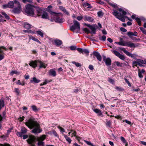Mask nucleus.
<instances>
[{
    "mask_svg": "<svg viewBox=\"0 0 146 146\" xmlns=\"http://www.w3.org/2000/svg\"><path fill=\"white\" fill-rule=\"evenodd\" d=\"M25 124L30 129H33L31 132L35 134H38L42 131L39 124L34 118H30Z\"/></svg>",
    "mask_w": 146,
    "mask_h": 146,
    "instance_id": "obj_1",
    "label": "nucleus"
},
{
    "mask_svg": "<svg viewBox=\"0 0 146 146\" xmlns=\"http://www.w3.org/2000/svg\"><path fill=\"white\" fill-rule=\"evenodd\" d=\"M46 138V135H43L42 136L36 137L35 136L31 135L29 136V138L27 140L28 143L32 145V146H36L35 144L37 141H42Z\"/></svg>",
    "mask_w": 146,
    "mask_h": 146,
    "instance_id": "obj_2",
    "label": "nucleus"
},
{
    "mask_svg": "<svg viewBox=\"0 0 146 146\" xmlns=\"http://www.w3.org/2000/svg\"><path fill=\"white\" fill-rule=\"evenodd\" d=\"M120 42H115V43L119 44L120 45L126 46L130 48H135L136 47L138 46L139 45V44L136 43L134 44L133 43H131V42H127L123 40V38H119Z\"/></svg>",
    "mask_w": 146,
    "mask_h": 146,
    "instance_id": "obj_3",
    "label": "nucleus"
},
{
    "mask_svg": "<svg viewBox=\"0 0 146 146\" xmlns=\"http://www.w3.org/2000/svg\"><path fill=\"white\" fill-rule=\"evenodd\" d=\"M35 7L33 5L28 4L25 6V11L29 16L33 17H36V16L35 14L34 8Z\"/></svg>",
    "mask_w": 146,
    "mask_h": 146,
    "instance_id": "obj_4",
    "label": "nucleus"
},
{
    "mask_svg": "<svg viewBox=\"0 0 146 146\" xmlns=\"http://www.w3.org/2000/svg\"><path fill=\"white\" fill-rule=\"evenodd\" d=\"M73 25L70 27V30L74 32L75 30L79 31L80 29V24L77 21H73Z\"/></svg>",
    "mask_w": 146,
    "mask_h": 146,
    "instance_id": "obj_5",
    "label": "nucleus"
},
{
    "mask_svg": "<svg viewBox=\"0 0 146 146\" xmlns=\"http://www.w3.org/2000/svg\"><path fill=\"white\" fill-rule=\"evenodd\" d=\"M14 3L17 5V7L13 9L12 11L13 12L15 13H19L21 11V5L20 3L18 1L15 0L14 1Z\"/></svg>",
    "mask_w": 146,
    "mask_h": 146,
    "instance_id": "obj_6",
    "label": "nucleus"
},
{
    "mask_svg": "<svg viewBox=\"0 0 146 146\" xmlns=\"http://www.w3.org/2000/svg\"><path fill=\"white\" fill-rule=\"evenodd\" d=\"M56 14L55 15L56 17L54 18V21L57 23H62L64 21V19L62 18H60L58 16V15H62V14L61 13H59Z\"/></svg>",
    "mask_w": 146,
    "mask_h": 146,
    "instance_id": "obj_7",
    "label": "nucleus"
},
{
    "mask_svg": "<svg viewBox=\"0 0 146 146\" xmlns=\"http://www.w3.org/2000/svg\"><path fill=\"white\" fill-rule=\"evenodd\" d=\"M112 52L116 56L119 57L121 60H124L125 59V56L121 54L116 50H112Z\"/></svg>",
    "mask_w": 146,
    "mask_h": 146,
    "instance_id": "obj_8",
    "label": "nucleus"
},
{
    "mask_svg": "<svg viewBox=\"0 0 146 146\" xmlns=\"http://www.w3.org/2000/svg\"><path fill=\"white\" fill-rule=\"evenodd\" d=\"M14 1H10L7 4L4 5H3V8H13L14 6Z\"/></svg>",
    "mask_w": 146,
    "mask_h": 146,
    "instance_id": "obj_9",
    "label": "nucleus"
},
{
    "mask_svg": "<svg viewBox=\"0 0 146 146\" xmlns=\"http://www.w3.org/2000/svg\"><path fill=\"white\" fill-rule=\"evenodd\" d=\"M36 13L37 14V16L38 17L41 16L43 13H44V11L41 8L39 7H36Z\"/></svg>",
    "mask_w": 146,
    "mask_h": 146,
    "instance_id": "obj_10",
    "label": "nucleus"
},
{
    "mask_svg": "<svg viewBox=\"0 0 146 146\" xmlns=\"http://www.w3.org/2000/svg\"><path fill=\"white\" fill-rule=\"evenodd\" d=\"M121 50L123 51V52L127 56L133 58H134L135 57V56H134V54H133L130 53L129 52L126 50L124 48H123L121 49Z\"/></svg>",
    "mask_w": 146,
    "mask_h": 146,
    "instance_id": "obj_11",
    "label": "nucleus"
},
{
    "mask_svg": "<svg viewBox=\"0 0 146 146\" xmlns=\"http://www.w3.org/2000/svg\"><path fill=\"white\" fill-rule=\"evenodd\" d=\"M52 7L51 5H49L46 9V11L48 12L51 15H54L57 14L56 13L52 11Z\"/></svg>",
    "mask_w": 146,
    "mask_h": 146,
    "instance_id": "obj_12",
    "label": "nucleus"
},
{
    "mask_svg": "<svg viewBox=\"0 0 146 146\" xmlns=\"http://www.w3.org/2000/svg\"><path fill=\"white\" fill-rule=\"evenodd\" d=\"M93 55L96 57L98 60L99 61H102V58L100 53L96 51H94L93 53Z\"/></svg>",
    "mask_w": 146,
    "mask_h": 146,
    "instance_id": "obj_13",
    "label": "nucleus"
},
{
    "mask_svg": "<svg viewBox=\"0 0 146 146\" xmlns=\"http://www.w3.org/2000/svg\"><path fill=\"white\" fill-rule=\"evenodd\" d=\"M38 62V60L31 61L30 62L29 65L30 66L32 67L33 68H35L37 66V63Z\"/></svg>",
    "mask_w": 146,
    "mask_h": 146,
    "instance_id": "obj_14",
    "label": "nucleus"
},
{
    "mask_svg": "<svg viewBox=\"0 0 146 146\" xmlns=\"http://www.w3.org/2000/svg\"><path fill=\"white\" fill-rule=\"evenodd\" d=\"M83 19L84 21H87L90 22H93L94 21V19L92 17L87 15H85Z\"/></svg>",
    "mask_w": 146,
    "mask_h": 146,
    "instance_id": "obj_15",
    "label": "nucleus"
},
{
    "mask_svg": "<svg viewBox=\"0 0 146 146\" xmlns=\"http://www.w3.org/2000/svg\"><path fill=\"white\" fill-rule=\"evenodd\" d=\"M53 42L57 46H60L62 44V42L61 40L57 39L54 40Z\"/></svg>",
    "mask_w": 146,
    "mask_h": 146,
    "instance_id": "obj_16",
    "label": "nucleus"
},
{
    "mask_svg": "<svg viewBox=\"0 0 146 146\" xmlns=\"http://www.w3.org/2000/svg\"><path fill=\"white\" fill-rule=\"evenodd\" d=\"M48 74L50 76H52L53 77L56 76V71L53 69H50L48 72Z\"/></svg>",
    "mask_w": 146,
    "mask_h": 146,
    "instance_id": "obj_17",
    "label": "nucleus"
},
{
    "mask_svg": "<svg viewBox=\"0 0 146 146\" xmlns=\"http://www.w3.org/2000/svg\"><path fill=\"white\" fill-rule=\"evenodd\" d=\"M41 17L44 19H49V17L48 13L44 11L41 16Z\"/></svg>",
    "mask_w": 146,
    "mask_h": 146,
    "instance_id": "obj_18",
    "label": "nucleus"
},
{
    "mask_svg": "<svg viewBox=\"0 0 146 146\" xmlns=\"http://www.w3.org/2000/svg\"><path fill=\"white\" fill-rule=\"evenodd\" d=\"M106 65L107 66H110L111 64V61L110 58H108L104 61Z\"/></svg>",
    "mask_w": 146,
    "mask_h": 146,
    "instance_id": "obj_19",
    "label": "nucleus"
},
{
    "mask_svg": "<svg viewBox=\"0 0 146 146\" xmlns=\"http://www.w3.org/2000/svg\"><path fill=\"white\" fill-rule=\"evenodd\" d=\"M94 111L97 113L98 116H101L102 114L101 111L98 109L96 108L93 109Z\"/></svg>",
    "mask_w": 146,
    "mask_h": 146,
    "instance_id": "obj_20",
    "label": "nucleus"
},
{
    "mask_svg": "<svg viewBox=\"0 0 146 146\" xmlns=\"http://www.w3.org/2000/svg\"><path fill=\"white\" fill-rule=\"evenodd\" d=\"M24 28L26 29H29L32 27V26L28 23H25L24 25Z\"/></svg>",
    "mask_w": 146,
    "mask_h": 146,
    "instance_id": "obj_21",
    "label": "nucleus"
},
{
    "mask_svg": "<svg viewBox=\"0 0 146 146\" xmlns=\"http://www.w3.org/2000/svg\"><path fill=\"white\" fill-rule=\"evenodd\" d=\"M38 62L40 63L39 67L40 68H45L47 66V64L43 63L40 60H38Z\"/></svg>",
    "mask_w": 146,
    "mask_h": 146,
    "instance_id": "obj_22",
    "label": "nucleus"
},
{
    "mask_svg": "<svg viewBox=\"0 0 146 146\" xmlns=\"http://www.w3.org/2000/svg\"><path fill=\"white\" fill-rule=\"evenodd\" d=\"M127 34L129 37H131V36H137V33L136 31L134 33L129 31L127 33Z\"/></svg>",
    "mask_w": 146,
    "mask_h": 146,
    "instance_id": "obj_23",
    "label": "nucleus"
},
{
    "mask_svg": "<svg viewBox=\"0 0 146 146\" xmlns=\"http://www.w3.org/2000/svg\"><path fill=\"white\" fill-rule=\"evenodd\" d=\"M30 82L31 83H39L40 82V80L37 79L36 77H33L32 80H30Z\"/></svg>",
    "mask_w": 146,
    "mask_h": 146,
    "instance_id": "obj_24",
    "label": "nucleus"
},
{
    "mask_svg": "<svg viewBox=\"0 0 146 146\" xmlns=\"http://www.w3.org/2000/svg\"><path fill=\"white\" fill-rule=\"evenodd\" d=\"M4 53L3 50L0 47V61L3 60L4 58Z\"/></svg>",
    "mask_w": 146,
    "mask_h": 146,
    "instance_id": "obj_25",
    "label": "nucleus"
},
{
    "mask_svg": "<svg viewBox=\"0 0 146 146\" xmlns=\"http://www.w3.org/2000/svg\"><path fill=\"white\" fill-rule=\"evenodd\" d=\"M63 135L65 138L66 141L69 143L70 144L71 143L72 140L69 137H68L66 135L64 134H63Z\"/></svg>",
    "mask_w": 146,
    "mask_h": 146,
    "instance_id": "obj_26",
    "label": "nucleus"
},
{
    "mask_svg": "<svg viewBox=\"0 0 146 146\" xmlns=\"http://www.w3.org/2000/svg\"><path fill=\"white\" fill-rule=\"evenodd\" d=\"M60 9L63 11L64 13L68 15H69V13L68 11L64 7L62 6H60Z\"/></svg>",
    "mask_w": 146,
    "mask_h": 146,
    "instance_id": "obj_27",
    "label": "nucleus"
},
{
    "mask_svg": "<svg viewBox=\"0 0 146 146\" xmlns=\"http://www.w3.org/2000/svg\"><path fill=\"white\" fill-rule=\"evenodd\" d=\"M31 108L35 112H36L40 110V108H37L36 106L35 105H32Z\"/></svg>",
    "mask_w": 146,
    "mask_h": 146,
    "instance_id": "obj_28",
    "label": "nucleus"
},
{
    "mask_svg": "<svg viewBox=\"0 0 146 146\" xmlns=\"http://www.w3.org/2000/svg\"><path fill=\"white\" fill-rule=\"evenodd\" d=\"M116 65L118 67H123L125 65H126L125 63H121L117 61L115 62Z\"/></svg>",
    "mask_w": 146,
    "mask_h": 146,
    "instance_id": "obj_29",
    "label": "nucleus"
},
{
    "mask_svg": "<svg viewBox=\"0 0 146 146\" xmlns=\"http://www.w3.org/2000/svg\"><path fill=\"white\" fill-rule=\"evenodd\" d=\"M117 18L123 22H124L125 21L124 17L122 15H120L118 16L117 17Z\"/></svg>",
    "mask_w": 146,
    "mask_h": 146,
    "instance_id": "obj_30",
    "label": "nucleus"
},
{
    "mask_svg": "<svg viewBox=\"0 0 146 146\" xmlns=\"http://www.w3.org/2000/svg\"><path fill=\"white\" fill-rule=\"evenodd\" d=\"M27 131V129L25 127H21V131L23 134H25Z\"/></svg>",
    "mask_w": 146,
    "mask_h": 146,
    "instance_id": "obj_31",
    "label": "nucleus"
},
{
    "mask_svg": "<svg viewBox=\"0 0 146 146\" xmlns=\"http://www.w3.org/2000/svg\"><path fill=\"white\" fill-rule=\"evenodd\" d=\"M92 31L90 32V33L91 34H95L96 33V29L93 26H92L90 29Z\"/></svg>",
    "mask_w": 146,
    "mask_h": 146,
    "instance_id": "obj_32",
    "label": "nucleus"
},
{
    "mask_svg": "<svg viewBox=\"0 0 146 146\" xmlns=\"http://www.w3.org/2000/svg\"><path fill=\"white\" fill-rule=\"evenodd\" d=\"M1 13L3 15H4L5 17V18L7 19H10V18L9 16L5 12H2Z\"/></svg>",
    "mask_w": 146,
    "mask_h": 146,
    "instance_id": "obj_33",
    "label": "nucleus"
},
{
    "mask_svg": "<svg viewBox=\"0 0 146 146\" xmlns=\"http://www.w3.org/2000/svg\"><path fill=\"white\" fill-rule=\"evenodd\" d=\"M37 145L38 146H44V142L42 141H38Z\"/></svg>",
    "mask_w": 146,
    "mask_h": 146,
    "instance_id": "obj_34",
    "label": "nucleus"
},
{
    "mask_svg": "<svg viewBox=\"0 0 146 146\" xmlns=\"http://www.w3.org/2000/svg\"><path fill=\"white\" fill-rule=\"evenodd\" d=\"M14 92H15L16 93V95L17 96L19 95L20 93V90H19V89L18 88H15Z\"/></svg>",
    "mask_w": 146,
    "mask_h": 146,
    "instance_id": "obj_35",
    "label": "nucleus"
},
{
    "mask_svg": "<svg viewBox=\"0 0 146 146\" xmlns=\"http://www.w3.org/2000/svg\"><path fill=\"white\" fill-rule=\"evenodd\" d=\"M83 5L84 7H86L87 8L91 7V5L87 2L85 3L84 4H83Z\"/></svg>",
    "mask_w": 146,
    "mask_h": 146,
    "instance_id": "obj_36",
    "label": "nucleus"
},
{
    "mask_svg": "<svg viewBox=\"0 0 146 146\" xmlns=\"http://www.w3.org/2000/svg\"><path fill=\"white\" fill-rule=\"evenodd\" d=\"M136 21L138 23V24L139 26H141V22L140 21V19L138 17H136L135 19Z\"/></svg>",
    "mask_w": 146,
    "mask_h": 146,
    "instance_id": "obj_37",
    "label": "nucleus"
},
{
    "mask_svg": "<svg viewBox=\"0 0 146 146\" xmlns=\"http://www.w3.org/2000/svg\"><path fill=\"white\" fill-rule=\"evenodd\" d=\"M113 14L114 16H116V17L117 18L118 16L120 15H118L119 12L115 10H113Z\"/></svg>",
    "mask_w": 146,
    "mask_h": 146,
    "instance_id": "obj_38",
    "label": "nucleus"
},
{
    "mask_svg": "<svg viewBox=\"0 0 146 146\" xmlns=\"http://www.w3.org/2000/svg\"><path fill=\"white\" fill-rule=\"evenodd\" d=\"M30 39H32V40H33L34 41H35L38 42V43H40V42L39 41V40H38V39H36L35 37H34L32 36H30Z\"/></svg>",
    "mask_w": 146,
    "mask_h": 146,
    "instance_id": "obj_39",
    "label": "nucleus"
},
{
    "mask_svg": "<svg viewBox=\"0 0 146 146\" xmlns=\"http://www.w3.org/2000/svg\"><path fill=\"white\" fill-rule=\"evenodd\" d=\"M36 33L40 36L41 37H43L44 36V35L43 33L40 31H36Z\"/></svg>",
    "mask_w": 146,
    "mask_h": 146,
    "instance_id": "obj_40",
    "label": "nucleus"
},
{
    "mask_svg": "<svg viewBox=\"0 0 146 146\" xmlns=\"http://www.w3.org/2000/svg\"><path fill=\"white\" fill-rule=\"evenodd\" d=\"M83 31L87 34H89L90 33V30L87 28H84L83 29Z\"/></svg>",
    "mask_w": 146,
    "mask_h": 146,
    "instance_id": "obj_41",
    "label": "nucleus"
},
{
    "mask_svg": "<svg viewBox=\"0 0 146 146\" xmlns=\"http://www.w3.org/2000/svg\"><path fill=\"white\" fill-rule=\"evenodd\" d=\"M140 30L144 34L146 35V30L143 28L141 27H139Z\"/></svg>",
    "mask_w": 146,
    "mask_h": 146,
    "instance_id": "obj_42",
    "label": "nucleus"
},
{
    "mask_svg": "<svg viewBox=\"0 0 146 146\" xmlns=\"http://www.w3.org/2000/svg\"><path fill=\"white\" fill-rule=\"evenodd\" d=\"M4 102L3 100L0 99V106L3 107L4 106Z\"/></svg>",
    "mask_w": 146,
    "mask_h": 146,
    "instance_id": "obj_43",
    "label": "nucleus"
},
{
    "mask_svg": "<svg viewBox=\"0 0 146 146\" xmlns=\"http://www.w3.org/2000/svg\"><path fill=\"white\" fill-rule=\"evenodd\" d=\"M89 52V51L87 49H84L83 50V54L84 53L85 54H86L87 55H88Z\"/></svg>",
    "mask_w": 146,
    "mask_h": 146,
    "instance_id": "obj_44",
    "label": "nucleus"
},
{
    "mask_svg": "<svg viewBox=\"0 0 146 146\" xmlns=\"http://www.w3.org/2000/svg\"><path fill=\"white\" fill-rule=\"evenodd\" d=\"M15 74H19L18 72L16 70H12L10 72V74L11 75L13 76Z\"/></svg>",
    "mask_w": 146,
    "mask_h": 146,
    "instance_id": "obj_45",
    "label": "nucleus"
},
{
    "mask_svg": "<svg viewBox=\"0 0 146 146\" xmlns=\"http://www.w3.org/2000/svg\"><path fill=\"white\" fill-rule=\"evenodd\" d=\"M106 37L105 35H103L101 37H100L99 39L100 40L104 41L106 40Z\"/></svg>",
    "mask_w": 146,
    "mask_h": 146,
    "instance_id": "obj_46",
    "label": "nucleus"
},
{
    "mask_svg": "<svg viewBox=\"0 0 146 146\" xmlns=\"http://www.w3.org/2000/svg\"><path fill=\"white\" fill-rule=\"evenodd\" d=\"M70 48L71 50H76V47L75 46H72L70 47Z\"/></svg>",
    "mask_w": 146,
    "mask_h": 146,
    "instance_id": "obj_47",
    "label": "nucleus"
},
{
    "mask_svg": "<svg viewBox=\"0 0 146 146\" xmlns=\"http://www.w3.org/2000/svg\"><path fill=\"white\" fill-rule=\"evenodd\" d=\"M72 63L74 64L77 67L80 66H81V64L78 62H72Z\"/></svg>",
    "mask_w": 146,
    "mask_h": 146,
    "instance_id": "obj_48",
    "label": "nucleus"
},
{
    "mask_svg": "<svg viewBox=\"0 0 146 146\" xmlns=\"http://www.w3.org/2000/svg\"><path fill=\"white\" fill-rule=\"evenodd\" d=\"M97 14L99 17L103 16L104 15V13L102 11H98Z\"/></svg>",
    "mask_w": 146,
    "mask_h": 146,
    "instance_id": "obj_49",
    "label": "nucleus"
},
{
    "mask_svg": "<svg viewBox=\"0 0 146 146\" xmlns=\"http://www.w3.org/2000/svg\"><path fill=\"white\" fill-rule=\"evenodd\" d=\"M138 61L140 63L142 64H146V60H139Z\"/></svg>",
    "mask_w": 146,
    "mask_h": 146,
    "instance_id": "obj_50",
    "label": "nucleus"
},
{
    "mask_svg": "<svg viewBox=\"0 0 146 146\" xmlns=\"http://www.w3.org/2000/svg\"><path fill=\"white\" fill-rule=\"evenodd\" d=\"M84 142L87 144L88 145L91 146H94V145L91 143L90 142L87 141H84Z\"/></svg>",
    "mask_w": 146,
    "mask_h": 146,
    "instance_id": "obj_51",
    "label": "nucleus"
},
{
    "mask_svg": "<svg viewBox=\"0 0 146 146\" xmlns=\"http://www.w3.org/2000/svg\"><path fill=\"white\" fill-rule=\"evenodd\" d=\"M124 80L125 81V82L127 84L128 86L130 87L131 86V84L128 80L126 78H125Z\"/></svg>",
    "mask_w": 146,
    "mask_h": 146,
    "instance_id": "obj_52",
    "label": "nucleus"
},
{
    "mask_svg": "<svg viewBox=\"0 0 146 146\" xmlns=\"http://www.w3.org/2000/svg\"><path fill=\"white\" fill-rule=\"evenodd\" d=\"M23 134L22 132H18L17 133V135L20 137H22L23 136Z\"/></svg>",
    "mask_w": 146,
    "mask_h": 146,
    "instance_id": "obj_53",
    "label": "nucleus"
},
{
    "mask_svg": "<svg viewBox=\"0 0 146 146\" xmlns=\"http://www.w3.org/2000/svg\"><path fill=\"white\" fill-rule=\"evenodd\" d=\"M58 128L60 129V131L62 132V133L63 132H65L64 129L61 127L59 126L58 127Z\"/></svg>",
    "mask_w": 146,
    "mask_h": 146,
    "instance_id": "obj_54",
    "label": "nucleus"
},
{
    "mask_svg": "<svg viewBox=\"0 0 146 146\" xmlns=\"http://www.w3.org/2000/svg\"><path fill=\"white\" fill-rule=\"evenodd\" d=\"M52 81V80H48L47 79H45L44 80V83L45 84V85L47 84L48 83Z\"/></svg>",
    "mask_w": 146,
    "mask_h": 146,
    "instance_id": "obj_55",
    "label": "nucleus"
},
{
    "mask_svg": "<svg viewBox=\"0 0 146 146\" xmlns=\"http://www.w3.org/2000/svg\"><path fill=\"white\" fill-rule=\"evenodd\" d=\"M12 129V128H10L7 131V136H8V135H9L10 132L11 131V130Z\"/></svg>",
    "mask_w": 146,
    "mask_h": 146,
    "instance_id": "obj_56",
    "label": "nucleus"
},
{
    "mask_svg": "<svg viewBox=\"0 0 146 146\" xmlns=\"http://www.w3.org/2000/svg\"><path fill=\"white\" fill-rule=\"evenodd\" d=\"M120 139L123 143H126V141L125 140V139L123 137H120Z\"/></svg>",
    "mask_w": 146,
    "mask_h": 146,
    "instance_id": "obj_57",
    "label": "nucleus"
},
{
    "mask_svg": "<svg viewBox=\"0 0 146 146\" xmlns=\"http://www.w3.org/2000/svg\"><path fill=\"white\" fill-rule=\"evenodd\" d=\"M76 49L79 52L82 53H83V49L82 48H77Z\"/></svg>",
    "mask_w": 146,
    "mask_h": 146,
    "instance_id": "obj_58",
    "label": "nucleus"
},
{
    "mask_svg": "<svg viewBox=\"0 0 146 146\" xmlns=\"http://www.w3.org/2000/svg\"><path fill=\"white\" fill-rule=\"evenodd\" d=\"M106 125L107 126L109 127H110V125H111V122L110 121H108L106 122Z\"/></svg>",
    "mask_w": 146,
    "mask_h": 146,
    "instance_id": "obj_59",
    "label": "nucleus"
},
{
    "mask_svg": "<svg viewBox=\"0 0 146 146\" xmlns=\"http://www.w3.org/2000/svg\"><path fill=\"white\" fill-rule=\"evenodd\" d=\"M108 81L111 83L113 84L114 82V80L113 79L109 78Z\"/></svg>",
    "mask_w": 146,
    "mask_h": 146,
    "instance_id": "obj_60",
    "label": "nucleus"
},
{
    "mask_svg": "<svg viewBox=\"0 0 146 146\" xmlns=\"http://www.w3.org/2000/svg\"><path fill=\"white\" fill-rule=\"evenodd\" d=\"M76 19L80 21L83 19V17L82 16H78L77 17Z\"/></svg>",
    "mask_w": 146,
    "mask_h": 146,
    "instance_id": "obj_61",
    "label": "nucleus"
},
{
    "mask_svg": "<svg viewBox=\"0 0 146 146\" xmlns=\"http://www.w3.org/2000/svg\"><path fill=\"white\" fill-rule=\"evenodd\" d=\"M25 118V117L24 116H23L21 117L20 116L19 117V119H20V121L21 122H22L23 121V120H24V119Z\"/></svg>",
    "mask_w": 146,
    "mask_h": 146,
    "instance_id": "obj_62",
    "label": "nucleus"
},
{
    "mask_svg": "<svg viewBox=\"0 0 146 146\" xmlns=\"http://www.w3.org/2000/svg\"><path fill=\"white\" fill-rule=\"evenodd\" d=\"M138 76L140 78H143V75L142 74L141 72L140 71L138 73Z\"/></svg>",
    "mask_w": 146,
    "mask_h": 146,
    "instance_id": "obj_63",
    "label": "nucleus"
},
{
    "mask_svg": "<svg viewBox=\"0 0 146 146\" xmlns=\"http://www.w3.org/2000/svg\"><path fill=\"white\" fill-rule=\"evenodd\" d=\"M120 30L123 32H126L127 31L126 29L123 27H121L120 28Z\"/></svg>",
    "mask_w": 146,
    "mask_h": 146,
    "instance_id": "obj_64",
    "label": "nucleus"
}]
</instances>
